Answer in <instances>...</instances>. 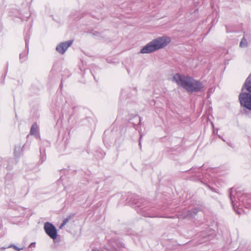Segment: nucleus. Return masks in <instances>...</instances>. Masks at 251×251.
I'll return each mask as SVG.
<instances>
[{
	"mask_svg": "<svg viewBox=\"0 0 251 251\" xmlns=\"http://www.w3.org/2000/svg\"><path fill=\"white\" fill-rule=\"evenodd\" d=\"M173 81L178 85L191 93L200 92L203 87L202 84L200 81L188 75H181L179 74H176L174 75Z\"/></svg>",
	"mask_w": 251,
	"mask_h": 251,
	"instance_id": "f257e3e1",
	"label": "nucleus"
},
{
	"mask_svg": "<svg viewBox=\"0 0 251 251\" xmlns=\"http://www.w3.org/2000/svg\"><path fill=\"white\" fill-rule=\"evenodd\" d=\"M171 42V39L162 36L155 39L145 46L140 51V53L146 54L153 52L166 47Z\"/></svg>",
	"mask_w": 251,
	"mask_h": 251,
	"instance_id": "f03ea898",
	"label": "nucleus"
},
{
	"mask_svg": "<svg viewBox=\"0 0 251 251\" xmlns=\"http://www.w3.org/2000/svg\"><path fill=\"white\" fill-rule=\"evenodd\" d=\"M230 199L232 204V206L237 213L240 214V211L235 210V207L241 206L242 204H251L249 206L251 207V200H248L247 199V196L246 195H241V193L237 192L236 197H234L233 200L232 197L231 192L230 193Z\"/></svg>",
	"mask_w": 251,
	"mask_h": 251,
	"instance_id": "7ed1b4c3",
	"label": "nucleus"
},
{
	"mask_svg": "<svg viewBox=\"0 0 251 251\" xmlns=\"http://www.w3.org/2000/svg\"><path fill=\"white\" fill-rule=\"evenodd\" d=\"M105 249L107 251H127L123 243L119 240L113 239L108 242Z\"/></svg>",
	"mask_w": 251,
	"mask_h": 251,
	"instance_id": "20e7f679",
	"label": "nucleus"
},
{
	"mask_svg": "<svg viewBox=\"0 0 251 251\" xmlns=\"http://www.w3.org/2000/svg\"><path fill=\"white\" fill-rule=\"evenodd\" d=\"M241 105L251 110V94L247 93L240 94L239 96Z\"/></svg>",
	"mask_w": 251,
	"mask_h": 251,
	"instance_id": "39448f33",
	"label": "nucleus"
},
{
	"mask_svg": "<svg viewBox=\"0 0 251 251\" xmlns=\"http://www.w3.org/2000/svg\"><path fill=\"white\" fill-rule=\"evenodd\" d=\"M46 234L51 239L54 240L56 238L57 233L55 227L51 223L46 222L44 226Z\"/></svg>",
	"mask_w": 251,
	"mask_h": 251,
	"instance_id": "423d86ee",
	"label": "nucleus"
},
{
	"mask_svg": "<svg viewBox=\"0 0 251 251\" xmlns=\"http://www.w3.org/2000/svg\"><path fill=\"white\" fill-rule=\"evenodd\" d=\"M73 41L69 40L59 44L56 48V50L60 53L63 54L67 50V49L71 46Z\"/></svg>",
	"mask_w": 251,
	"mask_h": 251,
	"instance_id": "0eeeda50",
	"label": "nucleus"
},
{
	"mask_svg": "<svg viewBox=\"0 0 251 251\" xmlns=\"http://www.w3.org/2000/svg\"><path fill=\"white\" fill-rule=\"evenodd\" d=\"M244 87L248 92L251 93V74L246 80Z\"/></svg>",
	"mask_w": 251,
	"mask_h": 251,
	"instance_id": "6e6552de",
	"label": "nucleus"
},
{
	"mask_svg": "<svg viewBox=\"0 0 251 251\" xmlns=\"http://www.w3.org/2000/svg\"><path fill=\"white\" fill-rule=\"evenodd\" d=\"M38 131V126L37 123H34L31 127L30 134L31 135H36Z\"/></svg>",
	"mask_w": 251,
	"mask_h": 251,
	"instance_id": "1a4fd4ad",
	"label": "nucleus"
},
{
	"mask_svg": "<svg viewBox=\"0 0 251 251\" xmlns=\"http://www.w3.org/2000/svg\"><path fill=\"white\" fill-rule=\"evenodd\" d=\"M198 213V210L196 208L194 209H192L189 211L187 213V214L185 216L186 217H194Z\"/></svg>",
	"mask_w": 251,
	"mask_h": 251,
	"instance_id": "9d476101",
	"label": "nucleus"
},
{
	"mask_svg": "<svg viewBox=\"0 0 251 251\" xmlns=\"http://www.w3.org/2000/svg\"><path fill=\"white\" fill-rule=\"evenodd\" d=\"M248 46V42L246 40V39H245V38L244 37H243V38L242 39L240 43V47H247Z\"/></svg>",
	"mask_w": 251,
	"mask_h": 251,
	"instance_id": "9b49d317",
	"label": "nucleus"
},
{
	"mask_svg": "<svg viewBox=\"0 0 251 251\" xmlns=\"http://www.w3.org/2000/svg\"><path fill=\"white\" fill-rule=\"evenodd\" d=\"M70 220V217H68V218L65 219L63 220V223L60 225V228H62Z\"/></svg>",
	"mask_w": 251,
	"mask_h": 251,
	"instance_id": "f8f14e48",
	"label": "nucleus"
},
{
	"mask_svg": "<svg viewBox=\"0 0 251 251\" xmlns=\"http://www.w3.org/2000/svg\"><path fill=\"white\" fill-rule=\"evenodd\" d=\"M11 247L13 248L15 250H16L17 251H20L23 249V248H19V247H17L16 246L13 245H11V246H9L8 248H11Z\"/></svg>",
	"mask_w": 251,
	"mask_h": 251,
	"instance_id": "ddd939ff",
	"label": "nucleus"
},
{
	"mask_svg": "<svg viewBox=\"0 0 251 251\" xmlns=\"http://www.w3.org/2000/svg\"><path fill=\"white\" fill-rule=\"evenodd\" d=\"M25 54H24V53H21V54H20V59L21 60H22L23 58H25Z\"/></svg>",
	"mask_w": 251,
	"mask_h": 251,
	"instance_id": "4468645a",
	"label": "nucleus"
},
{
	"mask_svg": "<svg viewBox=\"0 0 251 251\" xmlns=\"http://www.w3.org/2000/svg\"><path fill=\"white\" fill-rule=\"evenodd\" d=\"M25 42L26 48H27L28 47V41H27V39H25Z\"/></svg>",
	"mask_w": 251,
	"mask_h": 251,
	"instance_id": "2eb2a0df",
	"label": "nucleus"
},
{
	"mask_svg": "<svg viewBox=\"0 0 251 251\" xmlns=\"http://www.w3.org/2000/svg\"><path fill=\"white\" fill-rule=\"evenodd\" d=\"M142 137V135L140 136V140H139V145L140 147V148H141V138Z\"/></svg>",
	"mask_w": 251,
	"mask_h": 251,
	"instance_id": "dca6fc26",
	"label": "nucleus"
},
{
	"mask_svg": "<svg viewBox=\"0 0 251 251\" xmlns=\"http://www.w3.org/2000/svg\"><path fill=\"white\" fill-rule=\"evenodd\" d=\"M93 251H103L100 249H96L94 250Z\"/></svg>",
	"mask_w": 251,
	"mask_h": 251,
	"instance_id": "f3484780",
	"label": "nucleus"
},
{
	"mask_svg": "<svg viewBox=\"0 0 251 251\" xmlns=\"http://www.w3.org/2000/svg\"><path fill=\"white\" fill-rule=\"evenodd\" d=\"M17 151V148H15V150H14V153L15 154V156H17V155H16V151Z\"/></svg>",
	"mask_w": 251,
	"mask_h": 251,
	"instance_id": "a211bd4d",
	"label": "nucleus"
},
{
	"mask_svg": "<svg viewBox=\"0 0 251 251\" xmlns=\"http://www.w3.org/2000/svg\"><path fill=\"white\" fill-rule=\"evenodd\" d=\"M30 246H33V247H35V243H31Z\"/></svg>",
	"mask_w": 251,
	"mask_h": 251,
	"instance_id": "6ab92c4d",
	"label": "nucleus"
}]
</instances>
